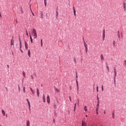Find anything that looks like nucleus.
<instances>
[{"label":"nucleus","mask_w":126,"mask_h":126,"mask_svg":"<svg viewBox=\"0 0 126 126\" xmlns=\"http://www.w3.org/2000/svg\"><path fill=\"white\" fill-rule=\"evenodd\" d=\"M30 39H31V40H32V37L31 36V35H30Z\"/></svg>","instance_id":"obj_47"},{"label":"nucleus","mask_w":126,"mask_h":126,"mask_svg":"<svg viewBox=\"0 0 126 126\" xmlns=\"http://www.w3.org/2000/svg\"><path fill=\"white\" fill-rule=\"evenodd\" d=\"M123 5L124 11H126V2H123Z\"/></svg>","instance_id":"obj_6"},{"label":"nucleus","mask_w":126,"mask_h":126,"mask_svg":"<svg viewBox=\"0 0 126 126\" xmlns=\"http://www.w3.org/2000/svg\"><path fill=\"white\" fill-rule=\"evenodd\" d=\"M121 35L122 37H123L122 33H121Z\"/></svg>","instance_id":"obj_55"},{"label":"nucleus","mask_w":126,"mask_h":126,"mask_svg":"<svg viewBox=\"0 0 126 126\" xmlns=\"http://www.w3.org/2000/svg\"><path fill=\"white\" fill-rule=\"evenodd\" d=\"M101 90H102V91H103V90H104V87H103V85H101Z\"/></svg>","instance_id":"obj_39"},{"label":"nucleus","mask_w":126,"mask_h":126,"mask_svg":"<svg viewBox=\"0 0 126 126\" xmlns=\"http://www.w3.org/2000/svg\"><path fill=\"white\" fill-rule=\"evenodd\" d=\"M70 90H71V87H70Z\"/></svg>","instance_id":"obj_62"},{"label":"nucleus","mask_w":126,"mask_h":126,"mask_svg":"<svg viewBox=\"0 0 126 126\" xmlns=\"http://www.w3.org/2000/svg\"><path fill=\"white\" fill-rule=\"evenodd\" d=\"M117 34H120V31H117Z\"/></svg>","instance_id":"obj_48"},{"label":"nucleus","mask_w":126,"mask_h":126,"mask_svg":"<svg viewBox=\"0 0 126 126\" xmlns=\"http://www.w3.org/2000/svg\"><path fill=\"white\" fill-rule=\"evenodd\" d=\"M56 123V120L55 119H53V123L55 124Z\"/></svg>","instance_id":"obj_46"},{"label":"nucleus","mask_w":126,"mask_h":126,"mask_svg":"<svg viewBox=\"0 0 126 126\" xmlns=\"http://www.w3.org/2000/svg\"><path fill=\"white\" fill-rule=\"evenodd\" d=\"M100 59H101V62L104 60V57L103 54L100 55Z\"/></svg>","instance_id":"obj_15"},{"label":"nucleus","mask_w":126,"mask_h":126,"mask_svg":"<svg viewBox=\"0 0 126 126\" xmlns=\"http://www.w3.org/2000/svg\"><path fill=\"white\" fill-rule=\"evenodd\" d=\"M28 105H29V109L31 111V104H30V102L28 103Z\"/></svg>","instance_id":"obj_36"},{"label":"nucleus","mask_w":126,"mask_h":126,"mask_svg":"<svg viewBox=\"0 0 126 126\" xmlns=\"http://www.w3.org/2000/svg\"><path fill=\"white\" fill-rule=\"evenodd\" d=\"M96 100H97V102H100L98 94H97V95L96 96Z\"/></svg>","instance_id":"obj_18"},{"label":"nucleus","mask_w":126,"mask_h":126,"mask_svg":"<svg viewBox=\"0 0 126 126\" xmlns=\"http://www.w3.org/2000/svg\"><path fill=\"white\" fill-rule=\"evenodd\" d=\"M55 90L56 92H57L58 93H60V90L58 89L55 88Z\"/></svg>","instance_id":"obj_26"},{"label":"nucleus","mask_w":126,"mask_h":126,"mask_svg":"<svg viewBox=\"0 0 126 126\" xmlns=\"http://www.w3.org/2000/svg\"><path fill=\"white\" fill-rule=\"evenodd\" d=\"M114 83L116 85V78L117 76V70L116 67H114Z\"/></svg>","instance_id":"obj_2"},{"label":"nucleus","mask_w":126,"mask_h":126,"mask_svg":"<svg viewBox=\"0 0 126 126\" xmlns=\"http://www.w3.org/2000/svg\"><path fill=\"white\" fill-rule=\"evenodd\" d=\"M0 17H1V14H0Z\"/></svg>","instance_id":"obj_60"},{"label":"nucleus","mask_w":126,"mask_h":126,"mask_svg":"<svg viewBox=\"0 0 126 126\" xmlns=\"http://www.w3.org/2000/svg\"><path fill=\"white\" fill-rule=\"evenodd\" d=\"M83 41H84V46H85V48L86 49V53H87L88 51V45H87V44L86 43L84 37H83Z\"/></svg>","instance_id":"obj_3"},{"label":"nucleus","mask_w":126,"mask_h":126,"mask_svg":"<svg viewBox=\"0 0 126 126\" xmlns=\"http://www.w3.org/2000/svg\"><path fill=\"white\" fill-rule=\"evenodd\" d=\"M21 52H22V53L23 52V50H22V49H20Z\"/></svg>","instance_id":"obj_53"},{"label":"nucleus","mask_w":126,"mask_h":126,"mask_svg":"<svg viewBox=\"0 0 126 126\" xmlns=\"http://www.w3.org/2000/svg\"><path fill=\"white\" fill-rule=\"evenodd\" d=\"M84 109L85 110V111H87V107L86 106H85V107H84Z\"/></svg>","instance_id":"obj_28"},{"label":"nucleus","mask_w":126,"mask_h":126,"mask_svg":"<svg viewBox=\"0 0 126 126\" xmlns=\"http://www.w3.org/2000/svg\"><path fill=\"white\" fill-rule=\"evenodd\" d=\"M86 117H88V115H87V114H86Z\"/></svg>","instance_id":"obj_58"},{"label":"nucleus","mask_w":126,"mask_h":126,"mask_svg":"<svg viewBox=\"0 0 126 126\" xmlns=\"http://www.w3.org/2000/svg\"><path fill=\"white\" fill-rule=\"evenodd\" d=\"M79 103V100L78 99V104Z\"/></svg>","instance_id":"obj_57"},{"label":"nucleus","mask_w":126,"mask_h":126,"mask_svg":"<svg viewBox=\"0 0 126 126\" xmlns=\"http://www.w3.org/2000/svg\"><path fill=\"white\" fill-rule=\"evenodd\" d=\"M21 11L22 13H24V11H23V8H21Z\"/></svg>","instance_id":"obj_43"},{"label":"nucleus","mask_w":126,"mask_h":126,"mask_svg":"<svg viewBox=\"0 0 126 126\" xmlns=\"http://www.w3.org/2000/svg\"><path fill=\"white\" fill-rule=\"evenodd\" d=\"M47 100L48 103H50V96L49 95L47 96Z\"/></svg>","instance_id":"obj_9"},{"label":"nucleus","mask_w":126,"mask_h":126,"mask_svg":"<svg viewBox=\"0 0 126 126\" xmlns=\"http://www.w3.org/2000/svg\"><path fill=\"white\" fill-rule=\"evenodd\" d=\"M104 114H106V111H105V110H104Z\"/></svg>","instance_id":"obj_56"},{"label":"nucleus","mask_w":126,"mask_h":126,"mask_svg":"<svg viewBox=\"0 0 126 126\" xmlns=\"http://www.w3.org/2000/svg\"><path fill=\"white\" fill-rule=\"evenodd\" d=\"M76 85H77V92H78V93L79 92V84H78V73L77 71H76Z\"/></svg>","instance_id":"obj_1"},{"label":"nucleus","mask_w":126,"mask_h":126,"mask_svg":"<svg viewBox=\"0 0 126 126\" xmlns=\"http://www.w3.org/2000/svg\"><path fill=\"white\" fill-rule=\"evenodd\" d=\"M117 36L118 37V39H119V40H121V35L120 33H117Z\"/></svg>","instance_id":"obj_19"},{"label":"nucleus","mask_w":126,"mask_h":126,"mask_svg":"<svg viewBox=\"0 0 126 126\" xmlns=\"http://www.w3.org/2000/svg\"><path fill=\"white\" fill-rule=\"evenodd\" d=\"M32 33H33L34 34H37L36 31L34 28L33 29Z\"/></svg>","instance_id":"obj_12"},{"label":"nucleus","mask_w":126,"mask_h":126,"mask_svg":"<svg viewBox=\"0 0 126 126\" xmlns=\"http://www.w3.org/2000/svg\"><path fill=\"white\" fill-rule=\"evenodd\" d=\"M16 23H18V22L16 21Z\"/></svg>","instance_id":"obj_64"},{"label":"nucleus","mask_w":126,"mask_h":126,"mask_svg":"<svg viewBox=\"0 0 126 126\" xmlns=\"http://www.w3.org/2000/svg\"><path fill=\"white\" fill-rule=\"evenodd\" d=\"M124 64L126 66V60H125L124 61Z\"/></svg>","instance_id":"obj_42"},{"label":"nucleus","mask_w":126,"mask_h":126,"mask_svg":"<svg viewBox=\"0 0 126 126\" xmlns=\"http://www.w3.org/2000/svg\"><path fill=\"white\" fill-rule=\"evenodd\" d=\"M28 55H29V57L30 58V57H31V51H30V49H29V51H28Z\"/></svg>","instance_id":"obj_24"},{"label":"nucleus","mask_w":126,"mask_h":126,"mask_svg":"<svg viewBox=\"0 0 126 126\" xmlns=\"http://www.w3.org/2000/svg\"><path fill=\"white\" fill-rule=\"evenodd\" d=\"M37 37V34H34V38L36 39Z\"/></svg>","instance_id":"obj_29"},{"label":"nucleus","mask_w":126,"mask_h":126,"mask_svg":"<svg viewBox=\"0 0 126 126\" xmlns=\"http://www.w3.org/2000/svg\"><path fill=\"white\" fill-rule=\"evenodd\" d=\"M74 62L75 63V64H76V59L75 57H74Z\"/></svg>","instance_id":"obj_34"},{"label":"nucleus","mask_w":126,"mask_h":126,"mask_svg":"<svg viewBox=\"0 0 126 126\" xmlns=\"http://www.w3.org/2000/svg\"><path fill=\"white\" fill-rule=\"evenodd\" d=\"M98 108H96L95 109V111H96V115H98Z\"/></svg>","instance_id":"obj_33"},{"label":"nucleus","mask_w":126,"mask_h":126,"mask_svg":"<svg viewBox=\"0 0 126 126\" xmlns=\"http://www.w3.org/2000/svg\"><path fill=\"white\" fill-rule=\"evenodd\" d=\"M73 10L74 11V16H75V17H76V12L74 7V6L73 5Z\"/></svg>","instance_id":"obj_7"},{"label":"nucleus","mask_w":126,"mask_h":126,"mask_svg":"<svg viewBox=\"0 0 126 126\" xmlns=\"http://www.w3.org/2000/svg\"><path fill=\"white\" fill-rule=\"evenodd\" d=\"M44 4H45V7H46V6H47V0H44Z\"/></svg>","instance_id":"obj_35"},{"label":"nucleus","mask_w":126,"mask_h":126,"mask_svg":"<svg viewBox=\"0 0 126 126\" xmlns=\"http://www.w3.org/2000/svg\"><path fill=\"white\" fill-rule=\"evenodd\" d=\"M31 42L32 43H33V40H32V39H31Z\"/></svg>","instance_id":"obj_50"},{"label":"nucleus","mask_w":126,"mask_h":126,"mask_svg":"<svg viewBox=\"0 0 126 126\" xmlns=\"http://www.w3.org/2000/svg\"><path fill=\"white\" fill-rule=\"evenodd\" d=\"M41 46L43 47V40L42 39H41Z\"/></svg>","instance_id":"obj_31"},{"label":"nucleus","mask_w":126,"mask_h":126,"mask_svg":"<svg viewBox=\"0 0 126 126\" xmlns=\"http://www.w3.org/2000/svg\"><path fill=\"white\" fill-rule=\"evenodd\" d=\"M69 6H70V1H69Z\"/></svg>","instance_id":"obj_59"},{"label":"nucleus","mask_w":126,"mask_h":126,"mask_svg":"<svg viewBox=\"0 0 126 126\" xmlns=\"http://www.w3.org/2000/svg\"><path fill=\"white\" fill-rule=\"evenodd\" d=\"M39 94H40L39 90V89L37 88V97H39Z\"/></svg>","instance_id":"obj_11"},{"label":"nucleus","mask_w":126,"mask_h":126,"mask_svg":"<svg viewBox=\"0 0 126 126\" xmlns=\"http://www.w3.org/2000/svg\"><path fill=\"white\" fill-rule=\"evenodd\" d=\"M99 103L100 102H97V104H96V109H99Z\"/></svg>","instance_id":"obj_20"},{"label":"nucleus","mask_w":126,"mask_h":126,"mask_svg":"<svg viewBox=\"0 0 126 126\" xmlns=\"http://www.w3.org/2000/svg\"><path fill=\"white\" fill-rule=\"evenodd\" d=\"M31 77H32V80H33V76L32 75H31Z\"/></svg>","instance_id":"obj_51"},{"label":"nucleus","mask_w":126,"mask_h":126,"mask_svg":"<svg viewBox=\"0 0 126 126\" xmlns=\"http://www.w3.org/2000/svg\"><path fill=\"white\" fill-rule=\"evenodd\" d=\"M112 118L114 119L115 118V113H114V112H113L112 113Z\"/></svg>","instance_id":"obj_27"},{"label":"nucleus","mask_w":126,"mask_h":126,"mask_svg":"<svg viewBox=\"0 0 126 126\" xmlns=\"http://www.w3.org/2000/svg\"><path fill=\"white\" fill-rule=\"evenodd\" d=\"M18 90H19V92H20V91H21V88H20V87L19 85H18Z\"/></svg>","instance_id":"obj_38"},{"label":"nucleus","mask_w":126,"mask_h":126,"mask_svg":"<svg viewBox=\"0 0 126 126\" xmlns=\"http://www.w3.org/2000/svg\"><path fill=\"white\" fill-rule=\"evenodd\" d=\"M43 101L44 102H46L45 96L44 94H43Z\"/></svg>","instance_id":"obj_21"},{"label":"nucleus","mask_w":126,"mask_h":126,"mask_svg":"<svg viewBox=\"0 0 126 126\" xmlns=\"http://www.w3.org/2000/svg\"><path fill=\"white\" fill-rule=\"evenodd\" d=\"M30 90H31V92H32V94H34V91L32 90V87H30Z\"/></svg>","instance_id":"obj_23"},{"label":"nucleus","mask_w":126,"mask_h":126,"mask_svg":"<svg viewBox=\"0 0 126 126\" xmlns=\"http://www.w3.org/2000/svg\"><path fill=\"white\" fill-rule=\"evenodd\" d=\"M6 90H7V91L8 90V89H7V88H6Z\"/></svg>","instance_id":"obj_61"},{"label":"nucleus","mask_w":126,"mask_h":126,"mask_svg":"<svg viewBox=\"0 0 126 126\" xmlns=\"http://www.w3.org/2000/svg\"><path fill=\"white\" fill-rule=\"evenodd\" d=\"M82 126H86V123L84 121H82Z\"/></svg>","instance_id":"obj_14"},{"label":"nucleus","mask_w":126,"mask_h":126,"mask_svg":"<svg viewBox=\"0 0 126 126\" xmlns=\"http://www.w3.org/2000/svg\"><path fill=\"white\" fill-rule=\"evenodd\" d=\"M105 38V30H103V33H102V40L104 41Z\"/></svg>","instance_id":"obj_4"},{"label":"nucleus","mask_w":126,"mask_h":126,"mask_svg":"<svg viewBox=\"0 0 126 126\" xmlns=\"http://www.w3.org/2000/svg\"><path fill=\"white\" fill-rule=\"evenodd\" d=\"M54 106L55 109H56V105L55 104L54 105Z\"/></svg>","instance_id":"obj_49"},{"label":"nucleus","mask_w":126,"mask_h":126,"mask_svg":"<svg viewBox=\"0 0 126 126\" xmlns=\"http://www.w3.org/2000/svg\"><path fill=\"white\" fill-rule=\"evenodd\" d=\"M14 40H13V37H12V39L11 40V46L14 45Z\"/></svg>","instance_id":"obj_10"},{"label":"nucleus","mask_w":126,"mask_h":126,"mask_svg":"<svg viewBox=\"0 0 126 126\" xmlns=\"http://www.w3.org/2000/svg\"><path fill=\"white\" fill-rule=\"evenodd\" d=\"M115 44H116V42H115V40H114V41H113V45H115Z\"/></svg>","instance_id":"obj_40"},{"label":"nucleus","mask_w":126,"mask_h":126,"mask_svg":"<svg viewBox=\"0 0 126 126\" xmlns=\"http://www.w3.org/2000/svg\"><path fill=\"white\" fill-rule=\"evenodd\" d=\"M23 75L25 78H26V73L24 71H23Z\"/></svg>","instance_id":"obj_30"},{"label":"nucleus","mask_w":126,"mask_h":126,"mask_svg":"<svg viewBox=\"0 0 126 126\" xmlns=\"http://www.w3.org/2000/svg\"><path fill=\"white\" fill-rule=\"evenodd\" d=\"M19 40L20 41V49H22V41L20 36L19 37Z\"/></svg>","instance_id":"obj_8"},{"label":"nucleus","mask_w":126,"mask_h":126,"mask_svg":"<svg viewBox=\"0 0 126 126\" xmlns=\"http://www.w3.org/2000/svg\"><path fill=\"white\" fill-rule=\"evenodd\" d=\"M23 92L24 93H26V87H23Z\"/></svg>","instance_id":"obj_32"},{"label":"nucleus","mask_w":126,"mask_h":126,"mask_svg":"<svg viewBox=\"0 0 126 126\" xmlns=\"http://www.w3.org/2000/svg\"><path fill=\"white\" fill-rule=\"evenodd\" d=\"M69 99H70V101H71V97L69 96Z\"/></svg>","instance_id":"obj_41"},{"label":"nucleus","mask_w":126,"mask_h":126,"mask_svg":"<svg viewBox=\"0 0 126 126\" xmlns=\"http://www.w3.org/2000/svg\"><path fill=\"white\" fill-rule=\"evenodd\" d=\"M26 34L28 36H29V34H28V31L27 30H26Z\"/></svg>","instance_id":"obj_44"},{"label":"nucleus","mask_w":126,"mask_h":126,"mask_svg":"<svg viewBox=\"0 0 126 126\" xmlns=\"http://www.w3.org/2000/svg\"><path fill=\"white\" fill-rule=\"evenodd\" d=\"M76 104H77V102L75 103V105H74V112L75 111V110L76 109Z\"/></svg>","instance_id":"obj_22"},{"label":"nucleus","mask_w":126,"mask_h":126,"mask_svg":"<svg viewBox=\"0 0 126 126\" xmlns=\"http://www.w3.org/2000/svg\"><path fill=\"white\" fill-rule=\"evenodd\" d=\"M7 67H8V68H9V65H8V64H7Z\"/></svg>","instance_id":"obj_54"},{"label":"nucleus","mask_w":126,"mask_h":126,"mask_svg":"<svg viewBox=\"0 0 126 126\" xmlns=\"http://www.w3.org/2000/svg\"><path fill=\"white\" fill-rule=\"evenodd\" d=\"M2 115H3V116H5V111H4V110H2Z\"/></svg>","instance_id":"obj_25"},{"label":"nucleus","mask_w":126,"mask_h":126,"mask_svg":"<svg viewBox=\"0 0 126 126\" xmlns=\"http://www.w3.org/2000/svg\"><path fill=\"white\" fill-rule=\"evenodd\" d=\"M30 126V120H27V126Z\"/></svg>","instance_id":"obj_16"},{"label":"nucleus","mask_w":126,"mask_h":126,"mask_svg":"<svg viewBox=\"0 0 126 126\" xmlns=\"http://www.w3.org/2000/svg\"><path fill=\"white\" fill-rule=\"evenodd\" d=\"M58 16H59V13H58V9H57V10L56 11V17L57 19H58Z\"/></svg>","instance_id":"obj_17"},{"label":"nucleus","mask_w":126,"mask_h":126,"mask_svg":"<svg viewBox=\"0 0 126 126\" xmlns=\"http://www.w3.org/2000/svg\"><path fill=\"white\" fill-rule=\"evenodd\" d=\"M32 15H33V16H34V14L32 12Z\"/></svg>","instance_id":"obj_52"},{"label":"nucleus","mask_w":126,"mask_h":126,"mask_svg":"<svg viewBox=\"0 0 126 126\" xmlns=\"http://www.w3.org/2000/svg\"><path fill=\"white\" fill-rule=\"evenodd\" d=\"M27 101L28 103L30 102L28 98L27 99Z\"/></svg>","instance_id":"obj_45"},{"label":"nucleus","mask_w":126,"mask_h":126,"mask_svg":"<svg viewBox=\"0 0 126 126\" xmlns=\"http://www.w3.org/2000/svg\"><path fill=\"white\" fill-rule=\"evenodd\" d=\"M96 92H98V85H96Z\"/></svg>","instance_id":"obj_37"},{"label":"nucleus","mask_w":126,"mask_h":126,"mask_svg":"<svg viewBox=\"0 0 126 126\" xmlns=\"http://www.w3.org/2000/svg\"><path fill=\"white\" fill-rule=\"evenodd\" d=\"M106 67L108 71L109 72V66L107 63H106Z\"/></svg>","instance_id":"obj_13"},{"label":"nucleus","mask_w":126,"mask_h":126,"mask_svg":"<svg viewBox=\"0 0 126 126\" xmlns=\"http://www.w3.org/2000/svg\"><path fill=\"white\" fill-rule=\"evenodd\" d=\"M25 46L26 50H27L28 49V44L26 41H25Z\"/></svg>","instance_id":"obj_5"},{"label":"nucleus","mask_w":126,"mask_h":126,"mask_svg":"<svg viewBox=\"0 0 126 126\" xmlns=\"http://www.w3.org/2000/svg\"><path fill=\"white\" fill-rule=\"evenodd\" d=\"M6 117H7V115H6Z\"/></svg>","instance_id":"obj_63"}]
</instances>
